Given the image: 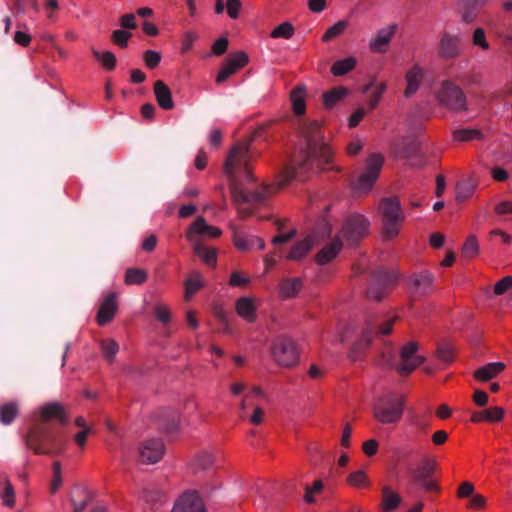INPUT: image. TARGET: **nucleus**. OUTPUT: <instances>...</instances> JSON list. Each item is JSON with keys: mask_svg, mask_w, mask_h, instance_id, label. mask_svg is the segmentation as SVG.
I'll list each match as a JSON object with an SVG mask.
<instances>
[{"mask_svg": "<svg viewBox=\"0 0 512 512\" xmlns=\"http://www.w3.org/2000/svg\"><path fill=\"white\" fill-rule=\"evenodd\" d=\"M301 136L305 140L302 147L291 159V162L278 175L275 185H266L254 192H246L242 188V178L252 181L249 168L250 153L245 143H236L231 149L225 163L224 173L229 181L232 199L241 217L252 214L250 207L264 204L266 200L279 189L284 188L293 179L306 180L309 173L315 169H326L332 158L329 146L323 142L321 126L318 121H301L299 125Z\"/></svg>", "mask_w": 512, "mask_h": 512, "instance_id": "nucleus-1", "label": "nucleus"}, {"mask_svg": "<svg viewBox=\"0 0 512 512\" xmlns=\"http://www.w3.org/2000/svg\"><path fill=\"white\" fill-rule=\"evenodd\" d=\"M52 419H56L60 425H65L68 421L63 406L58 402L47 403L41 407L37 422L26 435V445L36 454L54 456L65 448L66 440L60 430L51 424Z\"/></svg>", "mask_w": 512, "mask_h": 512, "instance_id": "nucleus-2", "label": "nucleus"}, {"mask_svg": "<svg viewBox=\"0 0 512 512\" xmlns=\"http://www.w3.org/2000/svg\"><path fill=\"white\" fill-rule=\"evenodd\" d=\"M379 211L382 216L383 236L390 240L399 233V225L404 221V213L397 197H386L379 203Z\"/></svg>", "mask_w": 512, "mask_h": 512, "instance_id": "nucleus-3", "label": "nucleus"}, {"mask_svg": "<svg viewBox=\"0 0 512 512\" xmlns=\"http://www.w3.org/2000/svg\"><path fill=\"white\" fill-rule=\"evenodd\" d=\"M405 399L397 394L380 397L374 405L373 415L382 424H394L400 421L403 414Z\"/></svg>", "mask_w": 512, "mask_h": 512, "instance_id": "nucleus-4", "label": "nucleus"}, {"mask_svg": "<svg viewBox=\"0 0 512 512\" xmlns=\"http://www.w3.org/2000/svg\"><path fill=\"white\" fill-rule=\"evenodd\" d=\"M384 165V156L379 153H373L367 157L363 171L353 184V188L357 193H368L375 182L379 178L380 172Z\"/></svg>", "mask_w": 512, "mask_h": 512, "instance_id": "nucleus-5", "label": "nucleus"}, {"mask_svg": "<svg viewBox=\"0 0 512 512\" xmlns=\"http://www.w3.org/2000/svg\"><path fill=\"white\" fill-rule=\"evenodd\" d=\"M438 104L454 112L467 110V100L463 90L449 80L441 83L436 92Z\"/></svg>", "mask_w": 512, "mask_h": 512, "instance_id": "nucleus-6", "label": "nucleus"}, {"mask_svg": "<svg viewBox=\"0 0 512 512\" xmlns=\"http://www.w3.org/2000/svg\"><path fill=\"white\" fill-rule=\"evenodd\" d=\"M271 354L277 364L283 367H292L299 360L296 342L285 335H279L273 339Z\"/></svg>", "mask_w": 512, "mask_h": 512, "instance_id": "nucleus-7", "label": "nucleus"}, {"mask_svg": "<svg viewBox=\"0 0 512 512\" xmlns=\"http://www.w3.org/2000/svg\"><path fill=\"white\" fill-rule=\"evenodd\" d=\"M396 280V273L383 268L375 269L371 273L370 282L366 291L367 298L381 301L390 291Z\"/></svg>", "mask_w": 512, "mask_h": 512, "instance_id": "nucleus-8", "label": "nucleus"}, {"mask_svg": "<svg viewBox=\"0 0 512 512\" xmlns=\"http://www.w3.org/2000/svg\"><path fill=\"white\" fill-rule=\"evenodd\" d=\"M369 227L370 222L364 215L352 213L346 217L341 235L349 245L354 246L368 234Z\"/></svg>", "mask_w": 512, "mask_h": 512, "instance_id": "nucleus-9", "label": "nucleus"}, {"mask_svg": "<svg viewBox=\"0 0 512 512\" xmlns=\"http://www.w3.org/2000/svg\"><path fill=\"white\" fill-rule=\"evenodd\" d=\"M395 319H388L379 325H372L369 323L368 327L363 331L361 338L353 345L350 358L356 361L360 354L370 345L373 335H388L392 331V326Z\"/></svg>", "mask_w": 512, "mask_h": 512, "instance_id": "nucleus-10", "label": "nucleus"}, {"mask_svg": "<svg viewBox=\"0 0 512 512\" xmlns=\"http://www.w3.org/2000/svg\"><path fill=\"white\" fill-rule=\"evenodd\" d=\"M437 463L432 459H424L416 468L411 470L412 481L421 486L426 492L439 491L433 479Z\"/></svg>", "mask_w": 512, "mask_h": 512, "instance_id": "nucleus-11", "label": "nucleus"}, {"mask_svg": "<svg viewBox=\"0 0 512 512\" xmlns=\"http://www.w3.org/2000/svg\"><path fill=\"white\" fill-rule=\"evenodd\" d=\"M418 344L409 342L404 345L400 351V362L395 365L396 371L400 375H409L424 361L425 357L417 355Z\"/></svg>", "mask_w": 512, "mask_h": 512, "instance_id": "nucleus-12", "label": "nucleus"}, {"mask_svg": "<svg viewBox=\"0 0 512 512\" xmlns=\"http://www.w3.org/2000/svg\"><path fill=\"white\" fill-rule=\"evenodd\" d=\"M461 51L460 37L443 32L437 47L438 56L444 60H452L458 57Z\"/></svg>", "mask_w": 512, "mask_h": 512, "instance_id": "nucleus-13", "label": "nucleus"}, {"mask_svg": "<svg viewBox=\"0 0 512 512\" xmlns=\"http://www.w3.org/2000/svg\"><path fill=\"white\" fill-rule=\"evenodd\" d=\"M165 451L164 443L160 439H149L139 447V461L144 464L157 463Z\"/></svg>", "mask_w": 512, "mask_h": 512, "instance_id": "nucleus-14", "label": "nucleus"}, {"mask_svg": "<svg viewBox=\"0 0 512 512\" xmlns=\"http://www.w3.org/2000/svg\"><path fill=\"white\" fill-rule=\"evenodd\" d=\"M220 235L221 230L215 226L208 225L206 220L201 216L196 218L185 233L186 239L189 242L201 241L200 238L202 236L216 238Z\"/></svg>", "mask_w": 512, "mask_h": 512, "instance_id": "nucleus-15", "label": "nucleus"}, {"mask_svg": "<svg viewBox=\"0 0 512 512\" xmlns=\"http://www.w3.org/2000/svg\"><path fill=\"white\" fill-rule=\"evenodd\" d=\"M248 55L243 51H238L230 55L227 63L220 69L216 76V83L225 82L230 76L236 73L240 68L248 63Z\"/></svg>", "mask_w": 512, "mask_h": 512, "instance_id": "nucleus-16", "label": "nucleus"}, {"mask_svg": "<svg viewBox=\"0 0 512 512\" xmlns=\"http://www.w3.org/2000/svg\"><path fill=\"white\" fill-rule=\"evenodd\" d=\"M172 512H206L197 492L184 493L174 504Z\"/></svg>", "mask_w": 512, "mask_h": 512, "instance_id": "nucleus-17", "label": "nucleus"}, {"mask_svg": "<svg viewBox=\"0 0 512 512\" xmlns=\"http://www.w3.org/2000/svg\"><path fill=\"white\" fill-rule=\"evenodd\" d=\"M117 311V294L115 292L109 293L102 304L100 305L97 313V323L100 326L108 324L115 316Z\"/></svg>", "mask_w": 512, "mask_h": 512, "instance_id": "nucleus-18", "label": "nucleus"}, {"mask_svg": "<svg viewBox=\"0 0 512 512\" xmlns=\"http://www.w3.org/2000/svg\"><path fill=\"white\" fill-rule=\"evenodd\" d=\"M433 282V274L429 271H422L410 277L409 288L418 294L426 295L432 291Z\"/></svg>", "mask_w": 512, "mask_h": 512, "instance_id": "nucleus-19", "label": "nucleus"}, {"mask_svg": "<svg viewBox=\"0 0 512 512\" xmlns=\"http://www.w3.org/2000/svg\"><path fill=\"white\" fill-rule=\"evenodd\" d=\"M397 24H391L385 28L380 29L375 37L370 41V48L374 52L383 53L397 31Z\"/></svg>", "mask_w": 512, "mask_h": 512, "instance_id": "nucleus-20", "label": "nucleus"}, {"mask_svg": "<svg viewBox=\"0 0 512 512\" xmlns=\"http://www.w3.org/2000/svg\"><path fill=\"white\" fill-rule=\"evenodd\" d=\"M303 288V280L300 277H288L280 280L278 291L282 298L290 299L297 296Z\"/></svg>", "mask_w": 512, "mask_h": 512, "instance_id": "nucleus-21", "label": "nucleus"}, {"mask_svg": "<svg viewBox=\"0 0 512 512\" xmlns=\"http://www.w3.org/2000/svg\"><path fill=\"white\" fill-rule=\"evenodd\" d=\"M235 310L248 323H253L257 319L256 306L250 297L243 296L237 299Z\"/></svg>", "mask_w": 512, "mask_h": 512, "instance_id": "nucleus-22", "label": "nucleus"}, {"mask_svg": "<svg viewBox=\"0 0 512 512\" xmlns=\"http://www.w3.org/2000/svg\"><path fill=\"white\" fill-rule=\"evenodd\" d=\"M423 77V69L418 64H415L407 71L405 75L407 86L404 91L406 97H410L416 93L420 87Z\"/></svg>", "mask_w": 512, "mask_h": 512, "instance_id": "nucleus-23", "label": "nucleus"}, {"mask_svg": "<svg viewBox=\"0 0 512 512\" xmlns=\"http://www.w3.org/2000/svg\"><path fill=\"white\" fill-rule=\"evenodd\" d=\"M154 94L158 105L164 110L174 108L172 93L170 88L161 80L154 83Z\"/></svg>", "mask_w": 512, "mask_h": 512, "instance_id": "nucleus-24", "label": "nucleus"}, {"mask_svg": "<svg viewBox=\"0 0 512 512\" xmlns=\"http://www.w3.org/2000/svg\"><path fill=\"white\" fill-rule=\"evenodd\" d=\"M485 3L486 0H462L459 8L462 20L466 23L474 21Z\"/></svg>", "mask_w": 512, "mask_h": 512, "instance_id": "nucleus-25", "label": "nucleus"}, {"mask_svg": "<svg viewBox=\"0 0 512 512\" xmlns=\"http://www.w3.org/2000/svg\"><path fill=\"white\" fill-rule=\"evenodd\" d=\"M505 369V364L502 362H491L488 363L474 372V378L476 380L486 382L494 377H496L498 374H500Z\"/></svg>", "mask_w": 512, "mask_h": 512, "instance_id": "nucleus-26", "label": "nucleus"}, {"mask_svg": "<svg viewBox=\"0 0 512 512\" xmlns=\"http://www.w3.org/2000/svg\"><path fill=\"white\" fill-rule=\"evenodd\" d=\"M251 241L257 242V249H264L265 243L261 238L254 235H247L240 231H234L233 242L237 249L241 251L251 250Z\"/></svg>", "mask_w": 512, "mask_h": 512, "instance_id": "nucleus-27", "label": "nucleus"}, {"mask_svg": "<svg viewBox=\"0 0 512 512\" xmlns=\"http://www.w3.org/2000/svg\"><path fill=\"white\" fill-rule=\"evenodd\" d=\"M504 409L501 407H491L482 411H476L471 416V421L479 422H499L504 416Z\"/></svg>", "mask_w": 512, "mask_h": 512, "instance_id": "nucleus-28", "label": "nucleus"}, {"mask_svg": "<svg viewBox=\"0 0 512 512\" xmlns=\"http://www.w3.org/2000/svg\"><path fill=\"white\" fill-rule=\"evenodd\" d=\"M342 249V241L335 238L332 242L323 247L316 255V261L320 265L330 262Z\"/></svg>", "mask_w": 512, "mask_h": 512, "instance_id": "nucleus-29", "label": "nucleus"}, {"mask_svg": "<svg viewBox=\"0 0 512 512\" xmlns=\"http://www.w3.org/2000/svg\"><path fill=\"white\" fill-rule=\"evenodd\" d=\"M316 239L313 235L297 242L290 250L287 259L300 260L302 259L315 245Z\"/></svg>", "mask_w": 512, "mask_h": 512, "instance_id": "nucleus-30", "label": "nucleus"}, {"mask_svg": "<svg viewBox=\"0 0 512 512\" xmlns=\"http://www.w3.org/2000/svg\"><path fill=\"white\" fill-rule=\"evenodd\" d=\"M193 244L194 253L202 259L208 266H215L217 262V250L207 247L201 241L191 242Z\"/></svg>", "mask_w": 512, "mask_h": 512, "instance_id": "nucleus-31", "label": "nucleus"}, {"mask_svg": "<svg viewBox=\"0 0 512 512\" xmlns=\"http://www.w3.org/2000/svg\"><path fill=\"white\" fill-rule=\"evenodd\" d=\"M373 88L371 95L368 100V106L370 109H375L378 105L383 93L385 92L387 86L385 83H376L375 80H372L370 83L366 84L362 88L363 93H368Z\"/></svg>", "mask_w": 512, "mask_h": 512, "instance_id": "nucleus-32", "label": "nucleus"}, {"mask_svg": "<svg viewBox=\"0 0 512 512\" xmlns=\"http://www.w3.org/2000/svg\"><path fill=\"white\" fill-rule=\"evenodd\" d=\"M401 496L393 492L388 486L382 488V509L385 512L395 510L401 503Z\"/></svg>", "mask_w": 512, "mask_h": 512, "instance_id": "nucleus-33", "label": "nucleus"}, {"mask_svg": "<svg viewBox=\"0 0 512 512\" xmlns=\"http://www.w3.org/2000/svg\"><path fill=\"white\" fill-rule=\"evenodd\" d=\"M19 407L15 401L4 403L0 406V422L3 425H10L18 416Z\"/></svg>", "mask_w": 512, "mask_h": 512, "instance_id": "nucleus-34", "label": "nucleus"}, {"mask_svg": "<svg viewBox=\"0 0 512 512\" xmlns=\"http://www.w3.org/2000/svg\"><path fill=\"white\" fill-rule=\"evenodd\" d=\"M357 65V59L353 56L337 60L331 67L334 76H343L352 71Z\"/></svg>", "mask_w": 512, "mask_h": 512, "instance_id": "nucleus-35", "label": "nucleus"}, {"mask_svg": "<svg viewBox=\"0 0 512 512\" xmlns=\"http://www.w3.org/2000/svg\"><path fill=\"white\" fill-rule=\"evenodd\" d=\"M305 88L296 86L290 93L293 111L296 115H303L305 113Z\"/></svg>", "mask_w": 512, "mask_h": 512, "instance_id": "nucleus-36", "label": "nucleus"}, {"mask_svg": "<svg viewBox=\"0 0 512 512\" xmlns=\"http://www.w3.org/2000/svg\"><path fill=\"white\" fill-rule=\"evenodd\" d=\"M148 279V273L144 269L130 267L125 271V284L127 285H141Z\"/></svg>", "mask_w": 512, "mask_h": 512, "instance_id": "nucleus-37", "label": "nucleus"}, {"mask_svg": "<svg viewBox=\"0 0 512 512\" xmlns=\"http://www.w3.org/2000/svg\"><path fill=\"white\" fill-rule=\"evenodd\" d=\"M12 10L15 15L38 13L39 4L37 0H13Z\"/></svg>", "mask_w": 512, "mask_h": 512, "instance_id": "nucleus-38", "label": "nucleus"}, {"mask_svg": "<svg viewBox=\"0 0 512 512\" xmlns=\"http://www.w3.org/2000/svg\"><path fill=\"white\" fill-rule=\"evenodd\" d=\"M0 485L3 486V489L0 493L3 504L10 508L13 507L15 504V492L11 482L6 476H0Z\"/></svg>", "mask_w": 512, "mask_h": 512, "instance_id": "nucleus-39", "label": "nucleus"}, {"mask_svg": "<svg viewBox=\"0 0 512 512\" xmlns=\"http://www.w3.org/2000/svg\"><path fill=\"white\" fill-rule=\"evenodd\" d=\"M214 462V456L209 452H201L195 456L191 462V468L194 472L204 471L209 469Z\"/></svg>", "mask_w": 512, "mask_h": 512, "instance_id": "nucleus-40", "label": "nucleus"}, {"mask_svg": "<svg viewBox=\"0 0 512 512\" xmlns=\"http://www.w3.org/2000/svg\"><path fill=\"white\" fill-rule=\"evenodd\" d=\"M346 87H336L323 95V102L326 108H332L340 99L348 94Z\"/></svg>", "mask_w": 512, "mask_h": 512, "instance_id": "nucleus-41", "label": "nucleus"}, {"mask_svg": "<svg viewBox=\"0 0 512 512\" xmlns=\"http://www.w3.org/2000/svg\"><path fill=\"white\" fill-rule=\"evenodd\" d=\"M100 349L104 358L112 363L119 351V345L114 339L107 338L100 341Z\"/></svg>", "mask_w": 512, "mask_h": 512, "instance_id": "nucleus-42", "label": "nucleus"}, {"mask_svg": "<svg viewBox=\"0 0 512 512\" xmlns=\"http://www.w3.org/2000/svg\"><path fill=\"white\" fill-rule=\"evenodd\" d=\"M92 54L106 69L113 70L116 67V57L112 52L105 51L102 53L96 49H92Z\"/></svg>", "mask_w": 512, "mask_h": 512, "instance_id": "nucleus-43", "label": "nucleus"}, {"mask_svg": "<svg viewBox=\"0 0 512 512\" xmlns=\"http://www.w3.org/2000/svg\"><path fill=\"white\" fill-rule=\"evenodd\" d=\"M462 256L465 257V258H474L475 256L478 255L479 253V245H478V241H477V238L475 235H470L463 247H462Z\"/></svg>", "mask_w": 512, "mask_h": 512, "instance_id": "nucleus-44", "label": "nucleus"}, {"mask_svg": "<svg viewBox=\"0 0 512 512\" xmlns=\"http://www.w3.org/2000/svg\"><path fill=\"white\" fill-rule=\"evenodd\" d=\"M347 25H348L347 21H344V20H340V21L336 22L331 27H329L326 30V32L323 34L322 41L328 42V41L334 39L335 37L341 35L344 32V30L346 29Z\"/></svg>", "mask_w": 512, "mask_h": 512, "instance_id": "nucleus-45", "label": "nucleus"}, {"mask_svg": "<svg viewBox=\"0 0 512 512\" xmlns=\"http://www.w3.org/2000/svg\"><path fill=\"white\" fill-rule=\"evenodd\" d=\"M419 148V143L416 139L405 138L401 144L400 155L404 158H410L416 154Z\"/></svg>", "mask_w": 512, "mask_h": 512, "instance_id": "nucleus-46", "label": "nucleus"}, {"mask_svg": "<svg viewBox=\"0 0 512 512\" xmlns=\"http://www.w3.org/2000/svg\"><path fill=\"white\" fill-rule=\"evenodd\" d=\"M474 185L468 181H462L456 186V200L463 202L470 198L474 192Z\"/></svg>", "mask_w": 512, "mask_h": 512, "instance_id": "nucleus-47", "label": "nucleus"}, {"mask_svg": "<svg viewBox=\"0 0 512 512\" xmlns=\"http://www.w3.org/2000/svg\"><path fill=\"white\" fill-rule=\"evenodd\" d=\"M185 286V298L189 300L191 296L203 286V281L200 275L195 273L193 277L186 281Z\"/></svg>", "mask_w": 512, "mask_h": 512, "instance_id": "nucleus-48", "label": "nucleus"}, {"mask_svg": "<svg viewBox=\"0 0 512 512\" xmlns=\"http://www.w3.org/2000/svg\"><path fill=\"white\" fill-rule=\"evenodd\" d=\"M294 27L289 22H284L277 26L270 34L272 38L290 39L293 36Z\"/></svg>", "mask_w": 512, "mask_h": 512, "instance_id": "nucleus-49", "label": "nucleus"}, {"mask_svg": "<svg viewBox=\"0 0 512 512\" xmlns=\"http://www.w3.org/2000/svg\"><path fill=\"white\" fill-rule=\"evenodd\" d=\"M347 482L354 487L362 488L367 487L369 485V481L367 479V476L363 470H358L353 473H351L348 478Z\"/></svg>", "mask_w": 512, "mask_h": 512, "instance_id": "nucleus-50", "label": "nucleus"}, {"mask_svg": "<svg viewBox=\"0 0 512 512\" xmlns=\"http://www.w3.org/2000/svg\"><path fill=\"white\" fill-rule=\"evenodd\" d=\"M132 37V33L125 30H114L111 35L112 42L120 48H125L128 45L129 39Z\"/></svg>", "mask_w": 512, "mask_h": 512, "instance_id": "nucleus-51", "label": "nucleus"}, {"mask_svg": "<svg viewBox=\"0 0 512 512\" xmlns=\"http://www.w3.org/2000/svg\"><path fill=\"white\" fill-rule=\"evenodd\" d=\"M482 136L479 130L475 129H460L456 130L453 133V137L456 141H469L475 138H480Z\"/></svg>", "mask_w": 512, "mask_h": 512, "instance_id": "nucleus-52", "label": "nucleus"}, {"mask_svg": "<svg viewBox=\"0 0 512 512\" xmlns=\"http://www.w3.org/2000/svg\"><path fill=\"white\" fill-rule=\"evenodd\" d=\"M437 357L443 362H452L454 359L453 347L449 344H440L437 348Z\"/></svg>", "mask_w": 512, "mask_h": 512, "instance_id": "nucleus-53", "label": "nucleus"}, {"mask_svg": "<svg viewBox=\"0 0 512 512\" xmlns=\"http://www.w3.org/2000/svg\"><path fill=\"white\" fill-rule=\"evenodd\" d=\"M53 469V479L51 483V493H55L60 486L62 485V474H61V465L58 461H55L52 465Z\"/></svg>", "mask_w": 512, "mask_h": 512, "instance_id": "nucleus-54", "label": "nucleus"}, {"mask_svg": "<svg viewBox=\"0 0 512 512\" xmlns=\"http://www.w3.org/2000/svg\"><path fill=\"white\" fill-rule=\"evenodd\" d=\"M143 58L146 66L150 69H154L159 65L161 61V54L154 50H147L144 53Z\"/></svg>", "mask_w": 512, "mask_h": 512, "instance_id": "nucleus-55", "label": "nucleus"}, {"mask_svg": "<svg viewBox=\"0 0 512 512\" xmlns=\"http://www.w3.org/2000/svg\"><path fill=\"white\" fill-rule=\"evenodd\" d=\"M472 42L483 50L489 49V43L486 40V34L483 28L475 29L472 36Z\"/></svg>", "mask_w": 512, "mask_h": 512, "instance_id": "nucleus-56", "label": "nucleus"}, {"mask_svg": "<svg viewBox=\"0 0 512 512\" xmlns=\"http://www.w3.org/2000/svg\"><path fill=\"white\" fill-rule=\"evenodd\" d=\"M323 488V483L321 480H316L314 481L313 485L312 486H306L305 487V496H304V500L307 502V503H314L315 502V499L313 497V494L314 493H319Z\"/></svg>", "mask_w": 512, "mask_h": 512, "instance_id": "nucleus-57", "label": "nucleus"}, {"mask_svg": "<svg viewBox=\"0 0 512 512\" xmlns=\"http://www.w3.org/2000/svg\"><path fill=\"white\" fill-rule=\"evenodd\" d=\"M198 39V34L194 31H188L183 35L181 52L186 53L191 50L193 43Z\"/></svg>", "mask_w": 512, "mask_h": 512, "instance_id": "nucleus-58", "label": "nucleus"}, {"mask_svg": "<svg viewBox=\"0 0 512 512\" xmlns=\"http://www.w3.org/2000/svg\"><path fill=\"white\" fill-rule=\"evenodd\" d=\"M510 288H512V275L500 279L494 286V293L496 295H502Z\"/></svg>", "mask_w": 512, "mask_h": 512, "instance_id": "nucleus-59", "label": "nucleus"}, {"mask_svg": "<svg viewBox=\"0 0 512 512\" xmlns=\"http://www.w3.org/2000/svg\"><path fill=\"white\" fill-rule=\"evenodd\" d=\"M241 8L242 3L240 0H227L226 2L227 14L231 19H237L239 17Z\"/></svg>", "mask_w": 512, "mask_h": 512, "instance_id": "nucleus-60", "label": "nucleus"}, {"mask_svg": "<svg viewBox=\"0 0 512 512\" xmlns=\"http://www.w3.org/2000/svg\"><path fill=\"white\" fill-rule=\"evenodd\" d=\"M154 315L163 324H166L170 321V311L166 306L162 304H157L155 306Z\"/></svg>", "mask_w": 512, "mask_h": 512, "instance_id": "nucleus-61", "label": "nucleus"}, {"mask_svg": "<svg viewBox=\"0 0 512 512\" xmlns=\"http://www.w3.org/2000/svg\"><path fill=\"white\" fill-rule=\"evenodd\" d=\"M228 39L226 37H220L212 45V52L214 55L220 56L224 54L228 48Z\"/></svg>", "mask_w": 512, "mask_h": 512, "instance_id": "nucleus-62", "label": "nucleus"}, {"mask_svg": "<svg viewBox=\"0 0 512 512\" xmlns=\"http://www.w3.org/2000/svg\"><path fill=\"white\" fill-rule=\"evenodd\" d=\"M163 421H164L163 428L167 432H173V431L177 430L179 419H178V416L176 413H174V412L170 413L167 416V419H164Z\"/></svg>", "mask_w": 512, "mask_h": 512, "instance_id": "nucleus-63", "label": "nucleus"}, {"mask_svg": "<svg viewBox=\"0 0 512 512\" xmlns=\"http://www.w3.org/2000/svg\"><path fill=\"white\" fill-rule=\"evenodd\" d=\"M120 25L124 29H136V16L132 13L124 14L119 19Z\"/></svg>", "mask_w": 512, "mask_h": 512, "instance_id": "nucleus-64", "label": "nucleus"}]
</instances>
